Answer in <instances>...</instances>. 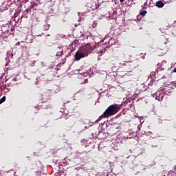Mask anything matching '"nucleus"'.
<instances>
[{"instance_id":"obj_1","label":"nucleus","mask_w":176,"mask_h":176,"mask_svg":"<svg viewBox=\"0 0 176 176\" xmlns=\"http://www.w3.org/2000/svg\"><path fill=\"white\" fill-rule=\"evenodd\" d=\"M122 105L118 104H113L108 107L104 113L99 116L97 121H101L103 118H108L116 115L121 109Z\"/></svg>"},{"instance_id":"obj_2","label":"nucleus","mask_w":176,"mask_h":176,"mask_svg":"<svg viewBox=\"0 0 176 176\" xmlns=\"http://www.w3.org/2000/svg\"><path fill=\"white\" fill-rule=\"evenodd\" d=\"M88 55H89V48H87V47H86L84 48L82 52H80L79 51L76 52L75 60L79 61V60H80V58H83V57H86Z\"/></svg>"},{"instance_id":"obj_3","label":"nucleus","mask_w":176,"mask_h":176,"mask_svg":"<svg viewBox=\"0 0 176 176\" xmlns=\"http://www.w3.org/2000/svg\"><path fill=\"white\" fill-rule=\"evenodd\" d=\"M89 38L91 39V41L89 44V52H91V51H93V50H94V49H96V47L97 46V42H96L94 41V38H91V37H89Z\"/></svg>"},{"instance_id":"obj_4","label":"nucleus","mask_w":176,"mask_h":176,"mask_svg":"<svg viewBox=\"0 0 176 176\" xmlns=\"http://www.w3.org/2000/svg\"><path fill=\"white\" fill-rule=\"evenodd\" d=\"M159 94V96H157ZM164 97V94L162 93V94H159L158 92H156V97H155V100L162 102L163 100V98Z\"/></svg>"},{"instance_id":"obj_5","label":"nucleus","mask_w":176,"mask_h":176,"mask_svg":"<svg viewBox=\"0 0 176 176\" xmlns=\"http://www.w3.org/2000/svg\"><path fill=\"white\" fill-rule=\"evenodd\" d=\"M164 6V3L162 1H158L156 2V7L158 8H162Z\"/></svg>"},{"instance_id":"obj_6","label":"nucleus","mask_w":176,"mask_h":176,"mask_svg":"<svg viewBox=\"0 0 176 176\" xmlns=\"http://www.w3.org/2000/svg\"><path fill=\"white\" fill-rule=\"evenodd\" d=\"M57 50H58V52L56 53V56L58 57H61V56L63 54V51L62 48L58 47Z\"/></svg>"},{"instance_id":"obj_7","label":"nucleus","mask_w":176,"mask_h":176,"mask_svg":"<svg viewBox=\"0 0 176 176\" xmlns=\"http://www.w3.org/2000/svg\"><path fill=\"white\" fill-rule=\"evenodd\" d=\"M131 58V56L130 55H127V56H125L124 62L127 63H131L132 62Z\"/></svg>"},{"instance_id":"obj_8","label":"nucleus","mask_w":176,"mask_h":176,"mask_svg":"<svg viewBox=\"0 0 176 176\" xmlns=\"http://www.w3.org/2000/svg\"><path fill=\"white\" fill-rule=\"evenodd\" d=\"M43 28L45 31H47L50 28V25L49 23H45L43 26Z\"/></svg>"},{"instance_id":"obj_9","label":"nucleus","mask_w":176,"mask_h":176,"mask_svg":"<svg viewBox=\"0 0 176 176\" xmlns=\"http://www.w3.org/2000/svg\"><path fill=\"white\" fill-rule=\"evenodd\" d=\"M93 4L90 8H91L92 10H96L97 9V3H96V2H93Z\"/></svg>"},{"instance_id":"obj_10","label":"nucleus","mask_w":176,"mask_h":176,"mask_svg":"<svg viewBox=\"0 0 176 176\" xmlns=\"http://www.w3.org/2000/svg\"><path fill=\"white\" fill-rule=\"evenodd\" d=\"M146 14H147V12L146 10L140 12V16H142V17H144Z\"/></svg>"},{"instance_id":"obj_11","label":"nucleus","mask_w":176,"mask_h":176,"mask_svg":"<svg viewBox=\"0 0 176 176\" xmlns=\"http://www.w3.org/2000/svg\"><path fill=\"white\" fill-rule=\"evenodd\" d=\"M6 101V96L2 97V98L0 100V104H2V102H5Z\"/></svg>"},{"instance_id":"obj_12","label":"nucleus","mask_w":176,"mask_h":176,"mask_svg":"<svg viewBox=\"0 0 176 176\" xmlns=\"http://www.w3.org/2000/svg\"><path fill=\"white\" fill-rule=\"evenodd\" d=\"M126 0H120V3H123L124 1H125Z\"/></svg>"},{"instance_id":"obj_13","label":"nucleus","mask_w":176,"mask_h":176,"mask_svg":"<svg viewBox=\"0 0 176 176\" xmlns=\"http://www.w3.org/2000/svg\"><path fill=\"white\" fill-rule=\"evenodd\" d=\"M173 72H174V73H176V67H175V69H174Z\"/></svg>"},{"instance_id":"obj_14","label":"nucleus","mask_w":176,"mask_h":176,"mask_svg":"<svg viewBox=\"0 0 176 176\" xmlns=\"http://www.w3.org/2000/svg\"><path fill=\"white\" fill-rule=\"evenodd\" d=\"M85 82V83H87V79H86Z\"/></svg>"},{"instance_id":"obj_15","label":"nucleus","mask_w":176,"mask_h":176,"mask_svg":"<svg viewBox=\"0 0 176 176\" xmlns=\"http://www.w3.org/2000/svg\"><path fill=\"white\" fill-rule=\"evenodd\" d=\"M164 176H165V175H164Z\"/></svg>"}]
</instances>
